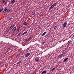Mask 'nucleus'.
I'll return each mask as SVG.
<instances>
[{"label": "nucleus", "instance_id": "1", "mask_svg": "<svg viewBox=\"0 0 74 74\" xmlns=\"http://www.w3.org/2000/svg\"><path fill=\"white\" fill-rule=\"evenodd\" d=\"M30 55V53H27L25 54L24 56L26 57H28V56H29Z\"/></svg>", "mask_w": 74, "mask_h": 74}, {"label": "nucleus", "instance_id": "2", "mask_svg": "<svg viewBox=\"0 0 74 74\" xmlns=\"http://www.w3.org/2000/svg\"><path fill=\"white\" fill-rule=\"evenodd\" d=\"M16 30V27H14L12 29V32H15Z\"/></svg>", "mask_w": 74, "mask_h": 74}, {"label": "nucleus", "instance_id": "3", "mask_svg": "<svg viewBox=\"0 0 74 74\" xmlns=\"http://www.w3.org/2000/svg\"><path fill=\"white\" fill-rule=\"evenodd\" d=\"M64 53H62V54H60V55L59 56H58V58H60V57H62V56H64Z\"/></svg>", "mask_w": 74, "mask_h": 74}, {"label": "nucleus", "instance_id": "4", "mask_svg": "<svg viewBox=\"0 0 74 74\" xmlns=\"http://www.w3.org/2000/svg\"><path fill=\"white\" fill-rule=\"evenodd\" d=\"M67 25V22H65L64 23V24L63 25V27H64L66 26Z\"/></svg>", "mask_w": 74, "mask_h": 74}, {"label": "nucleus", "instance_id": "5", "mask_svg": "<svg viewBox=\"0 0 74 74\" xmlns=\"http://www.w3.org/2000/svg\"><path fill=\"white\" fill-rule=\"evenodd\" d=\"M35 60H36V62H39L40 60H39L38 58L36 57L35 58Z\"/></svg>", "mask_w": 74, "mask_h": 74}, {"label": "nucleus", "instance_id": "6", "mask_svg": "<svg viewBox=\"0 0 74 74\" xmlns=\"http://www.w3.org/2000/svg\"><path fill=\"white\" fill-rule=\"evenodd\" d=\"M15 26L14 25H13L12 26H11L10 28H9V29L10 30H11L12 28H13V27H14Z\"/></svg>", "mask_w": 74, "mask_h": 74}, {"label": "nucleus", "instance_id": "7", "mask_svg": "<svg viewBox=\"0 0 74 74\" xmlns=\"http://www.w3.org/2000/svg\"><path fill=\"white\" fill-rule=\"evenodd\" d=\"M53 7H54V6L53 5H52L50 7V8L49 9V10H51V9H52V8H53Z\"/></svg>", "mask_w": 74, "mask_h": 74}, {"label": "nucleus", "instance_id": "8", "mask_svg": "<svg viewBox=\"0 0 74 74\" xmlns=\"http://www.w3.org/2000/svg\"><path fill=\"white\" fill-rule=\"evenodd\" d=\"M46 73H47V71H46V70H45V71H43L42 72V74H46Z\"/></svg>", "mask_w": 74, "mask_h": 74}, {"label": "nucleus", "instance_id": "9", "mask_svg": "<svg viewBox=\"0 0 74 74\" xmlns=\"http://www.w3.org/2000/svg\"><path fill=\"white\" fill-rule=\"evenodd\" d=\"M27 33V31H26V32H25L24 33H23V34H22V36H23V35Z\"/></svg>", "mask_w": 74, "mask_h": 74}, {"label": "nucleus", "instance_id": "10", "mask_svg": "<svg viewBox=\"0 0 74 74\" xmlns=\"http://www.w3.org/2000/svg\"><path fill=\"white\" fill-rule=\"evenodd\" d=\"M68 60V58H65V59H64V61H63V62H65L66 61V60Z\"/></svg>", "mask_w": 74, "mask_h": 74}, {"label": "nucleus", "instance_id": "11", "mask_svg": "<svg viewBox=\"0 0 74 74\" xmlns=\"http://www.w3.org/2000/svg\"><path fill=\"white\" fill-rule=\"evenodd\" d=\"M58 26H59V25H57L56 26H55L54 27V29H56V28H57V27H58Z\"/></svg>", "mask_w": 74, "mask_h": 74}, {"label": "nucleus", "instance_id": "12", "mask_svg": "<svg viewBox=\"0 0 74 74\" xmlns=\"http://www.w3.org/2000/svg\"><path fill=\"white\" fill-rule=\"evenodd\" d=\"M47 33V32H44L43 34L42 35V36H44V35H45V34Z\"/></svg>", "mask_w": 74, "mask_h": 74}, {"label": "nucleus", "instance_id": "13", "mask_svg": "<svg viewBox=\"0 0 74 74\" xmlns=\"http://www.w3.org/2000/svg\"><path fill=\"white\" fill-rule=\"evenodd\" d=\"M7 10V8H5V10H4V11L3 12V13H4L5 11H6V10Z\"/></svg>", "mask_w": 74, "mask_h": 74}, {"label": "nucleus", "instance_id": "14", "mask_svg": "<svg viewBox=\"0 0 74 74\" xmlns=\"http://www.w3.org/2000/svg\"><path fill=\"white\" fill-rule=\"evenodd\" d=\"M55 68H53V69H51L50 71H53V70H55Z\"/></svg>", "mask_w": 74, "mask_h": 74}, {"label": "nucleus", "instance_id": "15", "mask_svg": "<svg viewBox=\"0 0 74 74\" xmlns=\"http://www.w3.org/2000/svg\"><path fill=\"white\" fill-rule=\"evenodd\" d=\"M32 37H30V38H28V40H32Z\"/></svg>", "mask_w": 74, "mask_h": 74}, {"label": "nucleus", "instance_id": "16", "mask_svg": "<svg viewBox=\"0 0 74 74\" xmlns=\"http://www.w3.org/2000/svg\"><path fill=\"white\" fill-rule=\"evenodd\" d=\"M11 10L10 9H9L6 11V12H10V11Z\"/></svg>", "mask_w": 74, "mask_h": 74}, {"label": "nucleus", "instance_id": "17", "mask_svg": "<svg viewBox=\"0 0 74 74\" xmlns=\"http://www.w3.org/2000/svg\"><path fill=\"white\" fill-rule=\"evenodd\" d=\"M66 18H67V19H70V18L69 17V16H67L66 17Z\"/></svg>", "mask_w": 74, "mask_h": 74}, {"label": "nucleus", "instance_id": "18", "mask_svg": "<svg viewBox=\"0 0 74 74\" xmlns=\"http://www.w3.org/2000/svg\"><path fill=\"white\" fill-rule=\"evenodd\" d=\"M23 25H26V22H24L23 23Z\"/></svg>", "mask_w": 74, "mask_h": 74}, {"label": "nucleus", "instance_id": "19", "mask_svg": "<svg viewBox=\"0 0 74 74\" xmlns=\"http://www.w3.org/2000/svg\"><path fill=\"white\" fill-rule=\"evenodd\" d=\"M29 41L28 38H27L25 40V41Z\"/></svg>", "mask_w": 74, "mask_h": 74}, {"label": "nucleus", "instance_id": "20", "mask_svg": "<svg viewBox=\"0 0 74 74\" xmlns=\"http://www.w3.org/2000/svg\"><path fill=\"white\" fill-rule=\"evenodd\" d=\"M36 13V12H34L32 14V15H35V13Z\"/></svg>", "mask_w": 74, "mask_h": 74}, {"label": "nucleus", "instance_id": "21", "mask_svg": "<svg viewBox=\"0 0 74 74\" xmlns=\"http://www.w3.org/2000/svg\"><path fill=\"white\" fill-rule=\"evenodd\" d=\"M56 4H57V3H55L54 4H53V5L54 6L55 5H56Z\"/></svg>", "mask_w": 74, "mask_h": 74}, {"label": "nucleus", "instance_id": "22", "mask_svg": "<svg viewBox=\"0 0 74 74\" xmlns=\"http://www.w3.org/2000/svg\"><path fill=\"white\" fill-rule=\"evenodd\" d=\"M19 30H20V28H18L17 29V32H18V31H19Z\"/></svg>", "mask_w": 74, "mask_h": 74}, {"label": "nucleus", "instance_id": "23", "mask_svg": "<svg viewBox=\"0 0 74 74\" xmlns=\"http://www.w3.org/2000/svg\"><path fill=\"white\" fill-rule=\"evenodd\" d=\"M3 10V8H2L1 9H0V12H1V11Z\"/></svg>", "mask_w": 74, "mask_h": 74}, {"label": "nucleus", "instance_id": "24", "mask_svg": "<svg viewBox=\"0 0 74 74\" xmlns=\"http://www.w3.org/2000/svg\"><path fill=\"white\" fill-rule=\"evenodd\" d=\"M13 3H14V2L12 1V2L11 3V4H13Z\"/></svg>", "mask_w": 74, "mask_h": 74}, {"label": "nucleus", "instance_id": "25", "mask_svg": "<svg viewBox=\"0 0 74 74\" xmlns=\"http://www.w3.org/2000/svg\"><path fill=\"white\" fill-rule=\"evenodd\" d=\"M11 1H13V2L14 3L15 1V0H12Z\"/></svg>", "mask_w": 74, "mask_h": 74}, {"label": "nucleus", "instance_id": "26", "mask_svg": "<svg viewBox=\"0 0 74 74\" xmlns=\"http://www.w3.org/2000/svg\"><path fill=\"white\" fill-rule=\"evenodd\" d=\"M71 40H70L69 41H68V42L69 43H70V42H71Z\"/></svg>", "mask_w": 74, "mask_h": 74}, {"label": "nucleus", "instance_id": "27", "mask_svg": "<svg viewBox=\"0 0 74 74\" xmlns=\"http://www.w3.org/2000/svg\"><path fill=\"white\" fill-rule=\"evenodd\" d=\"M22 62V60H21L19 62H18V63H19V64H20V63H21V62Z\"/></svg>", "mask_w": 74, "mask_h": 74}, {"label": "nucleus", "instance_id": "28", "mask_svg": "<svg viewBox=\"0 0 74 74\" xmlns=\"http://www.w3.org/2000/svg\"><path fill=\"white\" fill-rule=\"evenodd\" d=\"M20 34H21L19 33V34H18V36H20Z\"/></svg>", "mask_w": 74, "mask_h": 74}, {"label": "nucleus", "instance_id": "29", "mask_svg": "<svg viewBox=\"0 0 74 74\" xmlns=\"http://www.w3.org/2000/svg\"><path fill=\"white\" fill-rule=\"evenodd\" d=\"M7 3H8V2H7V1L6 2H5V4H7Z\"/></svg>", "mask_w": 74, "mask_h": 74}, {"label": "nucleus", "instance_id": "30", "mask_svg": "<svg viewBox=\"0 0 74 74\" xmlns=\"http://www.w3.org/2000/svg\"><path fill=\"white\" fill-rule=\"evenodd\" d=\"M3 3H5V1H2Z\"/></svg>", "mask_w": 74, "mask_h": 74}, {"label": "nucleus", "instance_id": "31", "mask_svg": "<svg viewBox=\"0 0 74 74\" xmlns=\"http://www.w3.org/2000/svg\"><path fill=\"white\" fill-rule=\"evenodd\" d=\"M11 19H9V21H11Z\"/></svg>", "mask_w": 74, "mask_h": 74}, {"label": "nucleus", "instance_id": "32", "mask_svg": "<svg viewBox=\"0 0 74 74\" xmlns=\"http://www.w3.org/2000/svg\"><path fill=\"white\" fill-rule=\"evenodd\" d=\"M19 64V62H18V63H17V64H18H18Z\"/></svg>", "mask_w": 74, "mask_h": 74}, {"label": "nucleus", "instance_id": "33", "mask_svg": "<svg viewBox=\"0 0 74 74\" xmlns=\"http://www.w3.org/2000/svg\"><path fill=\"white\" fill-rule=\"evenodd\" d=\"M19 64V62H18V63H17V64H18H18Z\"/></svg>", "mask_w": 74, "mask_h": 74}, {"label": "nucleus", "instance_id": "34", "mask_svg": "<svg viewBox=\"0 0 74 74\" xmlns=\"http://www.w3.org/2000/svg\"><path fill=\"white\" fill-rule=\"evenodd\" d=\"M42 44H44V42H43L42 43Z\"/></svg>", "mask_w": 74, "mask_h": 74}, {"label": "nucleus", "instance_id": "35", "mask_svg": "<svg viewBox=\"0 0 74 74\" xmlns=\"http://www.w3.org/2000/svg\"><path fill=\"white\" fill-rule=\"evenodd\" d=\"M14 66H15V65H16V64H14Z\"/></svg>", "mask_w": 74, "mask_h": 74}, {"label": "nucleus", "instance_id": "36", "mask_svg": "<svg viewBox=\"0 0 74 74\" xmlns=\"http://www.w3.org/2000/svg\"><path fill=\"white\" fill-rule=\"evenodd\" d=\"M10 19H11V18H10Z\"/></svg>", "mask_w": 74, "mask_h": 74}]
</instances>
